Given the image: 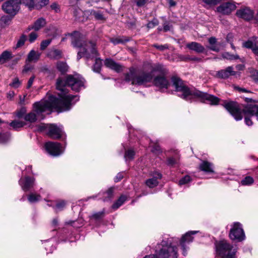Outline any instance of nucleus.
I'll return each mask as SVG.
<instances>
[{"label":"nucleus","mask_w":258,"mask_h":258,"mask_svg":"<svg viewBox=\"0 0 258 258\" xmlns=\"http://www.w3.org/2000/svg\"><path fill=\"white\" fill-rule=\"evenodd\" d=\"M222 56L223 58L228 60H234L239 59V56L237 54H232L228 52H225L222 53Z\"/></svg>","instance_id":"nucleus-35"},{"label":"nucleus","mask_w":258,"mask_h":258,"mask_svg":"<svg viewBox=\"0 0 258 258\" xmlns=\"http://www.w3.org/2000/svg\"><path fill=\"white\" fill-rule=\"evenodd\" d=\"M21 0H9L2 5V9L7 14L15 16L20 9Z\"/></svg>","instance_id":"nucleus-9"},{"label":"nucleus","mask_w":258,"mask_h":258,"mask_svg":"<svg viewBox=\"0 0 258 258\" xmlns=\"http://www.w3.org/2000/svg\"><path fill=\"white\" fill-rule=\"evenodd\" d=\"M236 15L239 18L248 21L253 17V12L250 9L245 8L237 10Z\"/></svg>","instance_id":"nucleus-19"},{"label":"nucleus","mask_w":258,"mask_h":258,"mask_svg":"<svg viewBox=\"0 0 258 258\" xmlns=\"http://www.w3.org/2000/svg\"><path fill=\"white\" fill-rule=\"evenodd\" d=\"M104 64L108 68L117 73L121 72L123 70V66L120 64L116 62L111 58H106L104 60Z\"/></svg>","instance_id":"nucleus-20"},{"label":"nucleus","mask_w":258,"mask_h":258,"mask_svg":"<svg viewBox=\"0 0 258 258\" xmlns=\"http://www.w3.org/2000/svg\"><path fill=\"white\" fill-rule=\"evenodd\" d=\"M13 57V54L11 52L5 50L2 52L0 55V63L4 64L10 59Z\"/></svg>","instance_id":"nucleus-27"},{"label":"nucleus","mask_w":258,"mask_h":258,"mask_svg":"<svg viewBox=\"0 0 258 258\" xmlns=\"http://www.w3.org/2000/svg\"><path fill=\"white\" fill-rule=\"evenodd\" d=\"M235 8L236 6L234 4L230 2H226L222 4L220 6L218 7L217 11L222 14L228 15L232 11H234Z\"/></svg>","instance_id":"nucleus-16"},{"label":"nucleus","mask_w":258,"mask_h":258,"mask_svg":"<svg viewBox=\"0 0 258 258\" xmlns=\"http://www.w3.org/2000/svg\"><path fill=\"white\" fill-rule=\"evenodd\" d=\"M66 205V202L64 201L61 200L58 201L55 207H53V208H55L56 212H57L58 211L62 210L65 207Z\"/></svg>","instance_id":"nucleus-38"},{"label":"nucleus","mask_w":258,"mask_h":258,"mask_svg":"<svg viewBox=\"0 0 258 258\" xmlns=\"http://www.w3.org/2000/svg\"><path fill=\"white\" fill-rule=\"evenodd\" d=\"M151 151L153 153L157 155H158L162 152L160 147L157 143L154 145Z\"/></svg>","instance_id":"nucleus-45"},{"label":"nucleus","mask_w":258,"mask_h":258,"mask_svg":"<svg viewBox=\"0 0 258 258\" xmlns=\"http://www.w3.org/2000/svg\"><path fill=\"white\" fill-rule=\"evenodd\" d=\"M34 183L35 178L29 176L21 178L19 181L22 189L25 192L30 190L33 187Z\"/></svg>","instance_id":"nucleus-14"},{"label":"nucleus","mask_w":258,"mask_h":258,"mask_svg":"<svg viewBox=\"0 0 258 258\" xmlns=\"http://www.w3.org/2000/svg\"><path fill=\"white\" fill-rule=\"evenodd\" d=\"M178 61H188L190 59V56L189 55H184L182 54H177V57Z\"/></svg>","instance_id":"nucleus-44"},{"label":"nucleus","mask_w":258,"mask_h":258,"mask_svg":"<svg viewBox=\"0 0 258 258\" xmlns=\"http://www.w3.org/2000/svg\"><path fill=\"white\" fill-rule=\"evenodd\" d=\"M186 47L191 50H194L198 53H202L205 50L204 47L200 43L196 42H191L186 44Z\"/></svg>","instance_id":"nucleus-24"},{"label":"nucleus","mask_w":258,"mask_h":258,"mask_svg":"<svg viewBox=\"0 0 258 258\" xmlns=\"http://www.w3.org/2000/svg\"><path fill=\"white\" fill-rule=\"evenodd\" d=\"M50 8L54 10L55 13H59L60 11V7L56 3H53L50 5Z\"/></svg>","instance_id":"nucleus-54"},{"label":"nucleus","mask_w":258,"mask_h":258,"mask_svg":"<svg viewBox=\"0 0 258 258\" xmlns=\"http://www.w3.org/2000/svg\"><path fill=\"white\" fill-rule=\"evenodd\" d=\"M208 42L209 45L207 46V47L213 51L219 52L220 50L221 44L218 43L217 39L215 37H211L208 39Z\"/></svg>","instance_id":"nucleus-21"},{"label":"nucleus","mask_w":258,"mask_h":258,"mask_svg":"<svg viewBox=\"0 0 258 258\" xmlns=\"http://www.w3.org/2000/svg\"><path fill=\"white\" fill-rule=\"evenodd\" d=\"M37 0H21V3L27 6L29 9L34 8Z\"/></svg>","instance_id":"nucleus-39"},{"label":"nucleus","mask_w":258,"mask_h":258,"mask_svg":"<svg viewBox=\"0 0 258 258\" xmlns=\"http://www.w3.org/2000/svg\"><path fill=\"white\" fill-rule=\"evenodd\" d=\"M171 81L172 85L175 89V91L180 93L179 96L186 101L190 100L193 98H198L202 99L203 102L213 105L218 104L220 101V99L215 96L201 92L195 89H190L178 77H172Z\"/></svg>","instance_id":"nucleus-3"},{"label":"nucleus","mask_w":258,"mask_h":258,"mask_svg":"<svg viewBox=\"0 0 258 258\" xmlns=\"http://www.w3.org/2000/svg\"><path fill=\"white\" fill-rule=\"evenodd\" d=\"M25 124V123L24 121L16 120L13 121L10 124V126L15 130L23 127Z\"/></svg>","instance_id":"nucleus-34"},{"label":"nucleus","mask_w":258,"mask_h":258,"mask_svg":"<svg viewBox=\"0 0 258 258\" xmlns=\"http://www.w3.org/2000/svg\"><path fill=\"white\" fill-rule=\"evenodd\" d=\"M177 160L173 157L168 158L167 160V164L171 166L177 164Z\"/></svg>","instance_id":"nucleus-49"},{"label":"nucleus","mask_w":258,"mask_h":258,"mask_svg":"<svg viewBox=\"0 0 258 258\" xmlns=\"http://www.w3.org/2000/svg\"><path fill=\"white\" fill-rule=\"evenodd\" d=\"M126 197L121 195L118 199L112 205V208L116 210L119 208L126 200Z\"/></svg>","instance_id":"nucleus-30"},{"label":"nucleus","mask_w":258,"mask_h":258,"mask_svg":"<svg viewBox=\"0 0 258 258\" xmlns=\"http://www.w3.org/2000/svg\"><path fill=\"white\" fill-rule=\"evenodd\" d=\"M88 12H89L90 15L91 16H93L96 19L98 20H104L103 15L100 11H96L94 10H89Z\"/></svg>","instance_id":"nucleus-33"},{"label":"nucleus","mask_w":258,"mask_h":258,"mask_svg":"<svg viewBox=\"0 0 258 258\" xmlns=\"http://www.w3.org/2000/svg\"><path fill=\"white\" fill-rule=\"evenodd\" d=\"M37 34L35 32H31L29 35V41L30 42H33L37 38Z\"/></svg>","instance_id":"nucleus-50"},{"label":"nucleus","mask_w":258,"mask_h":258,"mask_svg":"<svg viewBox=\"0 0 258 258\" xmlns=\"http://www.w3.org/2000/svg\"><path fill=\"white\" fill-rule=\"evenodd\" d=\"M149 0H135L138 7H141L144 6Z\"/></svg>","instance_id":"nucleus-59"},{"label":"nucleus","mask_w":258,"mask_h":258,"mask_svg":"<svg viewBox=\"0 0 258 258\" xmlns=\"http://www.w3.org/2000/svg\"><path fill=\"white\" fill-rule=\"evenodd\" d=\"M49 0H40V5L41 8L45 6L48 4Z\"/></svg>","instance_id":"nucleus-64"},{"label":"nucleus","mask_w":258,"mask_h":258,"mask_svg":"<svg viewBox=\"0 0 258 258\" xmlns=\"http://www.w3.org/2000/svg\"><path fill=\"white\" fill-rule=\"evenodd\" d=\"M114 188L110 187L104 192L103 201H107L111 199L113 197Z\"/></svg>","instance_id":"nucleus-31"},{"label":"nucleus","mask_w":258,"mask_h":258,"mask_svg":"<svg viewBox=\"0 0 258 258\" xmlns=\"http://www.w3.org/2000/svg\"><path fill=\"white\" fill-rule=\"evenodd\" d=\"M69 98L58 99L54 96L49 97L48 100L35 102L33 104V111L26 114L24 119L26 121L34 122L37 119V117L42 112L55 108L59 112L67 111L68 109Z\"/></svg>","instance_id":"nucleus-5"},{"label":"nucleus","mask_w":258,"mask_h":258,"mask_svg":"<svg viewBox=\"0 0 258 258\" xmlns=\"http://www.w3.org/2000/svg\"><path fill=\"white\" fill-rule=\"evenodd\" d=\"M244 101L247 103L246 105H240L236 102L229 101L225 103L224 107L236 120H241L244 116L245 124L251 126L253 124L251 117L255 116L257 119V112L254 111L253 107L258 106L256 104L258 100L246 97Z\"/></svg>","instance_id":"nucleus-2"},{"label":"nucleus","mask_w":258,"mask_h":258,"mask_svg":"<svg viewBox=\"0 0 258 258\" xmlns=\"http://www.w3.org/2000/svg\"><path fill=\"white\" fill-rule=\"evenodd\" d=\"M229 236L232 240L241 241L245 238V235L241 225L238 222H235L230 229Z\"/></svg>","instance_id":"nucleus-10"},{"label":"nucleus","mask_w":258,"mask_h":258,"mask_svg":"<svg viewBox=\"0 0 258 258\" xmlns=\"http://www.w3.org/2000/svg\"><path fill=\"white\" fill-rule=\"evenodd\" d=\"M57 70L62 74L64 75L68 72L69 67L67 63L62 61H58L56 63Z\"/></svg>","instance_id":"nucleus-26"},{"label":"nucleus","mask_w":258,"mask_h":258,"mask_svg":"<svg viewBox=\"0 0 258 258\" xmlns=\"http://www.w3.org/2000/svg\"><path fill=\"white\" fill-rule=\"evenodd\" d=\"M253 80L256 83H258V70H255L252 75Z\"/></svg>","instance_id":"nucleus-62"},{"label":"nucleus","mask_w":258,"mask_h":258,"mask_svg":"<svg viewBox=\"0 0 258 258\" xmlns=\"http://www.w3.org/2000/svg\"><path fill=\"white\" fill-rule=\"evenodd\" d=\"M203 1L208 5L214 6L220 3L221 0H203Z\"/></svg>","instance_id":"nucleus-53"},{"label":"nucleus","mask_w":258,"mask_h":258,"mask_svg":"<svg viewBox=\"0 0 258 258\" xmlns=\"http://www.w3.org/2000/svg\"><path fill=\"white\" fill-rule=\"evenodd\" d=\"M253 179L250 176H246L241 181L243 185H247L252 184L253 182Z\"/></svg>","instance_id":"nucleus-41"},{"label":"nucleus","mask_w":258,"mask_h":258,"mask_svg":"<svg viewBox=\"0 0 258 258\" xmlns=\"http://www.w3.org/2000/svg\"><path fill=\"white\" fill-rule=\"evenodd\" d=\"M152 46H153V47L157 48V49H158L160 51H164L165 49H168V44L158 45L157 44H154Z\"/></svg>","instance_id":"nucleus-48"},{"label":"nucleus","mask_w":258,"mask_h":258,"mask_svg":"<svg viewBox=\"0 0 258 258\" xmlns=\"http://www.w3.org/2000/svg\"><path fill=\"white\" fill-rule=\"evenodd\" d=\"M151 175L153 176V178L157 179V180L161 179L162 177L161 173L158 171H154L152 172Z\"/></svg>","instance_id":"nucleus-56"},{"label":"nucleus","mask_w":258,"mask_h":258,"mask_svg":"<svg viewBox=\"0 0 258 258\" xmlns=\"http://www.w3.org/2000/svg\"><path fill=\"white\" fill-rule=\"evenodd\" d=\"M191 180V177L189 175H185L179 180L180 185L185 184Z\"/></svg>","instance_id":"nucleus-42"},{"label":"nucleus","mask_w":258,"mask_h":258,"mask_svg":"<svg viewBox=\"0 0 258 258\" xmlns=\"http://www.w3.org/2000/svg\"><path fill=\"white\" fill-rule=\"evenodd\" d=\"M131 40V37L125 36L110 38V42H111L114 45H117L118 44H124L127 42L130 41Z\"/></svg>","instance_id":"nucleus-25"},{"label":"nucleus","mask_w":258,"mask_h":258,"mask_svg":"<svg viewBox=\"0 0 258 258\" xmlns=\"http://www.w3.org/2000/svg\"><path fill=\"white\" fill-rule=\"evenodd\" d=\"M68 35L72 37L71 42L73 46L80 48L77 53V60H79L83 57H85L86 60L95 58V63L92 69L93 72L100 73L102 66V60L99 57H97L99 55V53L96 48V43L92 41H84L82 35L78 31H74Z\"/></svg>","instance_id":"nucleus-1"},{"label":"nucleus","mask_w":258,"mask_h":258,"mask_svg":"<svg viewBox=\"0 0 258 258\" xmlns=\"http://www.w3.org/2000/svg\"><path fill=\"white\" fill-rule=\"evenodd\" d=\"M242 46L251 49L254 54L258 55V37L256 36L250 37L247 41L243 42Z\"/></svg>","instance_id":"nucleus-13"},{"label":"nucleus","mask_w":258,"mask_h":258,"mask_svg":"<svg viewBox=\"0 0 258 258\" xmlns=\"http://www.w3.org/2000/svg\"><path fill=\"white\" fill-rule=\"evenodd\" d=\"M47 55L50 59L55 60L60 59L63 57L62 51L55 48L50 50L48 52Z\"/></svg>","instance_id":"nucleus-23"},{"label":"nucleus","mask_w":258,"mask_h":258,"mask_svg":"<svg viewBox=\"0 0 258 258\" xmlns=\"http://www.w3.org/2000/svg\"><path fill=\"white\" fill-rule=\"evenodd\" d=\"M46 24V22L45 19L43 18H40L38 19L34 23V30L37 31L39 30L40 29L45 26Z\"/></svg>","instance_id":"nucleus-29"},{"label":"nucleus","mask_w":258,"mask_h":258,"mask_svg":"<svg viewBox=\"0 0 258 258\" xmlns=\"http://www.w3.org/2000/svg\"><path fill=\"white\" fill-rule=\"evenodd\" d=\"M10 19L8 16H3L1 19V21L2 22L4 23L5 24L7 23V22L10 21Z\"/></svg>","instance_id":"nucleus-63"},{"label":"nucleus","mask_w":258,"mask_h":258,"mask_svg":"<svg viewBox=\"0 0 258 258\" xmlns=\"http://www.w3.org/2000/svg\"><path fill=\"white\" fill-rule=\"evenodd\" d=\"M171 28V25L167 22H165L163 24V30L165 32L169 31Z\"/></svg>","instance_id":"nucleus-61"},{"label":"nucleus","mask_w":258,"mask_h":258,"mask_svg":"<svg viewBox=\"0 0 258 258\" xmlns=\"http://www.w3.org/2000/svg\"><path fill=\"white\" fill-rule=\"evenodd\" d=\"M40 57V54L34 50H31L27 55L26 62H36Z\"/></svg>","instance_id":"nucleus-28"},{"label":"nucleus","mask_w":258,"mask_h":258,"mask_svg":"<svg viewBox=\"0 0 258 258\" xmlns=\"http://www.w3.org/2000/svg\"><path fill=\"white\" fill-rule=\"evenodd\" d=\"M158 248L159 250L155 254L157 258H177V247L171 246V242L163 240Z\"/></svg>","instance_id":"nucleus-7"},{"label":"nucleus","mask_w":258,"mask_h":258,"mask_svg":"<svg viewBox=\"0 0 258 258\" xmlns=\"http://www.w3.org/2000/svg\"><path fill=\"white\" fill-rule=\"evenodd\" d=\"M20 85L21 82L18 78H15L13 80V82L11 84H10V86L15 88H18L20 86Z\"/></svg>","instance_id":"nucleus-46"},{"label":"nucleus","mask_w":258,"mask_h":258,"mask_svg":"<svg viewBox=\"0 0 258 258\" xmlns=\"http://www.w3.org/2000/svg\"><path fill=\"white\" fill-rule=\"evenodd\" d=\"M26 112V109L25 107H22L19 111L17 113V116L19 118H21Z\"/></svg>","instance_id":"nucleus-57"},{"label":"nucleus","mask_w":258,"mask_h":258,"mask_svg":"<svg viewBox=\"0 0 258 258\" xmlns=\"http://www.w3.org/2000/svg\"><path fill=\"white\" fill-rule=\"evenodd\" d=\"M51 39L43 40L40 44V49L43 50L50 44Z\"/></svg>","instance_id":"nucleus-43"},{"label":"nucleus","mask_w":258,"mask_h":258,"mask_svg":"<svg viewBox=\"0 0 258 258\" xmlns=\"http://www.w3.org/2000/svg\"><path fill=\"white\" fill-rule=\"evenodd\" d=\"M198 232V231H191L187 232L185 234H184L181 238L180 240V245L182 247L183 252V254L185 256L187 254V252L185 250V247L184 243L185 242H190L192 241L194 237L192 236V235L195 234Z\"/></svg>","instance_id":"nucleus-17"},{"label":"nucleus","mask_w":258,"mask_h":258,"mask_svg":"<svg viewBox=\"0 0 258 258\" xmlns=\"http://www.w3.org/2000/svg\"><path fill=\"white\" fill-rule=\"evenodd\" d=\"M47 135L51 139H59L63 135L62 128L55 124H49Z\"/></svg>","instance_id":"nucleus-12"},{"label":"nucleus","mask_w":258,"mask_h":258,"mask_svg":"<svg viewBox=\"0 0 258 258\" xmlns=\"http://www.w3.org/2000/svg\"><path fill=\"white\" fill-rule=\"evenodd\" d=\"M45 148L47 152L53 156H58L63 152L61 144L57 142H47L45 144Z\"/></svg>","instance_id":"nucleus-11"},{"label":"nucleus","mask_w":258,"mask_h":258,"mask_svg":"<svg viewBox=\"0 0 258 258\" xmlns=\"http://www.w3.org/2000/svg\"><path fill=\"white\" fill-rule=\"evenodd\" d=\"M161 69V66L158 65L153 68L150 72L143 71H137L135 68H130L129 72L125 75V80L126 82H132L133 85H141L145 83L151 82L154 78L153 73Z\"/></svg>","instance_id":"nucleus-6"},{"label":"nucleus","mask_w":258,"mask_h":258,"mask_svg":"<svg viewBox=\"0 0 258 258\" xmlns=\"http://www.w3.org/2000/svg\"><path fill=\"white\" fill-rule=\"evenodd\" d=\"M124 172H119L117 174L116 176L114 177V180L115 182L120 181L124 177Z\"/></svg>","instance_id":"nucleus-51"},{"label":"nucleus","mask_w":258,"mask_h":258,"mask_svg":"<svg viewBox=\"0 0 258 258\" xmlns=\"http://www.w3.org/2000/svg\"><path fill=\"white\" fill-rule=\"evenodd\" d=\"M85 80L84 79L78 75H68L66 78L59 77L56 80V88L57 90L60 91L58 93V97H55L58 99L62 98H69L68 109L71 108V106L74 104L72 101L74 98H76V101L79 100V97L77 95H68V91L66 89V86H68L71 88L72 90L79 92L82 88H84Z\"/></svg>","instance_id":"nucleus-4"},{"label":"nucleus","mask_w":258,"mask_h":258,"mask_svg":"<svg viewBox=\"0 0 258 258\" xmlns=\"http://www.w3.org/2000/svg\"><path fill=\"white\" fill-rule=\"evenodd\" d=\"M27 39V36L25 35H22L18 40L16 46L14 47L15 49L23 46Z\"/></svg>","instance_id":"nucleus-37"},{"label":"nucleus","mask_w":258,"mask_h":258,"mask_svg":"<svg viewBox=\"0 0 258 258\" xmlns=\"http://www.w3.org/2000/svg\"><path fill=\"white\" fill-rule=\"evenodd\" d=\"M49 124H45L44 123H42L37 126V130L39 132L44 131L45 130H48Z\"/></svg>","instance_id":"nucleus-55"},{"label":"nucleus","mask_w":258,"mask_h":258,"mask_svg":"<svg viewBox=\"0 0 258 258\" xmlns=\"http://www.w3.org/2000/svg\"><path fill=\"white\" fill-rule=\"evenodd\" d=\"M236 72L234 71L233 68L231 66L228 67L224 70L219 71L216 73V76L221 79H227L231 76H235Z\"/></svg>","instance_id":"nucleus-18"},{"label":"nucleus","mask_w":258,"mask_h":258,"mask_svg":"<svg viewBox=\"0 0 258 258\" xmlns=\"http://www.w3.org/2000/svg\"><path fill=\"white\" fill-rule=\"evenodd\" d=\"M153 84L160 89H167L170 86L169 80L164 76H157L155 77Z\"/></svg>","instance_id":"nucleus-15"},{"label":"nucleus","mask_w":258,"mask_h":258,"mask_svg":"<svg viewBox=\"0 0 258 258\" xmlns=\"http://www.w3.org/2000/svg\"><path fill=\"white\" fill-rule=\"evenodd\" d=\"M103 214H104L103 211L99 212H97V213H95L93 214L92 215V217L95 219H99L103 216Z\"/></svg>","instance_id":"nucleus-58"},{"label":"nucleus","mask_w":258,"mask_h":258,"mask_svg":"<svg viewBox=\"0 0 258 258\" xmlns=\"http://www.w3.org/2000/svg\"><path fill=\"white\" fill-rule=\"evenodd\" d=\"M34 79H35V76H32L28 80V84H27V88L28 89L31 88V87L32 86V84H33V83L34 82Z\"/></svg>","instance_id":"nucleus-60"},{"label":"nucleus","mask_w":258,"mask_h":258,"mask_svg":"<svg viewBox=\"0 0 258 258\" xmlns=\"http://www.w3.org/2000/svg\"><path fill=\"white\" fill-rule=\"evenodd\" d=\"M159 24L158 20L156 19H154L151 21L149 22L147 24L148 28H153Z\"/></svg>","instance_id":"nucleus-47"},{"label":"nucleus","mask_w":258,"mask_h":258,"mask_svg":"<svg viewBox=\"0 0 258 258\" xmlns=\"http://www.w3.org/2000/svg\"><path fill=\"white\" fill-rule=\"evenodd\" d=\"M146 184L150 188H153L157 186L159 184V181L157 179L151 178L146 181Z\"/></svg>","instance_id":"nucleus-32"},{"label":"nucleus","mask_w":258,"mask_h":258,"mask_svg":"<svg viewBox=\"0 0 258 258\" xmlns=\"http://www.w3.org/2000/svg\"><path fill=\"white\" fill-rule=\"evenodd\" d=\"M135 155V151L132 149L127 150L124 154V158L127 160H132Z\"/></svg>","instance_id":"nucleus-40"},{"label":"nucleus","mask_w":258,"mask_h":258,"mask_svg":"<svg viewBox=\"0 0 258 258\" xmlns=\"http://www.w3.org/2000/svg\"><path fill=\"white\" fill-rule=\"evenodd\" d=\"M41 196L38 194H31L28 196V200L31 203H35L40 200Z\"/></svg>","instance_id":"nucleus-36"},{"label":"nucleus","mask_w":258,"mask_h":258,"mask_svg":"<svg viewBox=\"0 0 258 258\" xmlns=\"http://www.w3.org/2000/svg\"><path fill=\"white\" fill-rule=\"evenodd\" d=\"M233 246L225 240H222L216 243L217 253L222 258H235L236 251H231Z\"/></svg>","instance_id":"nucleus-8"},{"label":"nucleus","mask_w":258,"mask_h":258,"mask_svg":"<svg viewBox=\"0 0 258 258\" xmlns=\"http://www.w3.org/2000/svg\"><path fill=\"white\" fill-rule=\"evenodd\" d=\"M33 67L29 63V62L26 61V64L25 65L24 69L23 70V73H26L29 71H31L33 69Z\"/></svg>","instance_id":"nucleus-52"},{"label":"nucleus","mask_w":258,"mask_h":258,"mask_svg":"<svg viewBox=\"0 0 258 258\" xmlns=\"http://www.w3.org/2000/svg\"><path fill=\"white\" fill-rule=\"evenodd\" d=\"M199 169L207 173H214L213 164L207 161L202 160L199 165Z\"/></svg>","instance_id":"nucleus-22"}]
</instances>
